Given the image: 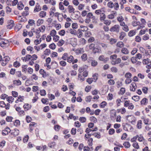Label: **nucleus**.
<instances>
[{
	"mask_svg": "<svg viewBox=\"0 0 151 151\" xmlns=\"http://www.w3.org/2000/svg\"><path fill=\"white\" fill-rule=\"evenodd\" d=\"M128 75L131 77L132 76V74L130 73H128L125 74V77L127 78V79L125 81V82L126 84L130 83L132 81L130 79V78L129 77V76H128Z\"/></svg>",
	"mask_w": 151,
	"mask_h": 151,
	"instance_id": "nucleus-1",
	"label": "nucleus"
},
{
	"mask_svg": "<svg viewBox=\"0 0 151 151\" xmlns=\"http://www.w3.org/2000/svg\"><path fill=\"white\" fill-rule=\"evenodd\" d=\"M119 25H115L110 29V30L111 32H118L119 30Z\"/></svg>",
	"mask_w": 151,
	"mask_h": 151,
	"instance_id": "nucleus-2",
	"label": "nucleus"
},
{
	"mask_svg": "<svg viewBox=\"0 0 151 151\" xmlns=\"http://www.w3.org/2000/svg\"><path fill=\"white\" fill-rule=\"evenodd\" d=\"M10 59L9 57L8 56H6L3 58L2 60V65L3 66H5L8 62Z\"/></svg>",
	"mask_w": 151,
	"mask_h": 151,
	"instance_id": "nucleus-3",
	"label": "nucleus"
},
{
	"mask_svg": "<svg viewBox=\"0 0 151 151\" xmlns=\"http://www.w3.org/2000/svg\"><path fill=\"white\" fill-rule=\"evenodd\" d=\"M8 43V41L3 39H0V46L1 47H4Z\"/></svg>",
	"mask_w": 151,
	"mask_h": 151,
	"instance_id": "nucleus-4",
	"label": "nucleus"
},
{
	"mask_svg": "<svg viewBox=\"0 0 151 151\" xmlns=\"http://www.w3.org/2000/svg\"><path fill=\"white\" fill-rule=\"evenodd\" d=\"M14 21L12 20L8 21V25L7 26V28L11 29L14 26Z\"/></svg>",
	"mask_w": 151,
	"mask_h": 151,
	"instance_id": "nucleus-5",
	"label": "nucleus"
},
{
	"mask_svg": "<svg viewBox=\"0 0 151 151\" xmlns=\"http://www.w3.org/2000/svg\"><path fill=\"white\" fill-rule=\"evenodd\" d=\"M99 60L103 61L104 63H106L109 60V58H104V56L103 55H101L99 57Z\"/></svg>",
	"mask_w": 151,
	"mask_h": 151,
	"instance_id": "nucleus-6",
	"label": "nucleus"
},
{
	"mask_svg": "<svg viewBox=\"0 0 151 151\" xmlns=\"http://www.w3.org/2000/svg\"><path fill=\"white\" fill-rule=\"evenodd\" d=\"M19 134V131L17 129H15L13 130L12 132L11 133V134L14 135L15 137H16Z\"/></svg>",
	"mask_w": 151,
	"mask_h": 151,
	"instance_id": "nucleus-7",
	"label": "nucleus"
},
{
	"mask_svg": "<svg viewBox=\"0 0 151 151\" xmlns=\"http://www.w3.org/2000/svg\"><path fill=\"white\" fill-rule=\"evenodd\" d=\"M41 10L40 6L37 4L36 5L34 9V12H37L40 11Z\"/></svg>",
	"mask_w": 151,
	"mask_h": 151,
	"instance_id": "nucleus-8",
	"label": "nucleus"
},
{
	"mask_svg": "<svg viewBox=\"0 0 151 151\" xmlns=\"http://www.w3.org/2000/svg\"><path fill=\"white\" fill-rule=\"evenodd\" d=\"M148 102V99L146 98H144L140 101L141 104L146 105Z\"/></svg>",
	"mask_w": 151,
	"mask_h": 151,
	"instance_id": "nucleus-9",
	"label": "nucleus"
},
{
	"mask_svg": "<svg viewBox=\"0 0 151 151\" xmlns=\"http://www.w3.org/2000/svg\"><path fill=\"white\" fill-rule=\"evenodd\" d=\"M23 107L25 111H27L31 108V106L28 104H25L24 105Z\"/></svg>",
	"mask_w": 151,
	"mask_h": 151,
	"instance_id": "nucleus-10",
	"label": "nucleus"
},
{
	"mask_svg": "<svg viewBox=\"0 0 151 151\" xmlns=\"http://www.w3.org/2000/svg\"><path fill=\"white\" fill-rule=\"evenodd\" d=\"M132 99L135 101H137L140 99V97L137 96H133Z\"/></svg>",
	"mask_w": 151,
	"mask_h": 151,
	"instance_id": "nucleus-11",
	"label": "nucleus"
},
{
	"mask_svg": "<svg viewBox=\"0 0 151 151\" xmlns=\"http://www.w3.org/2000/svg\"><path fill=\"white\" fill-rule=\"evenodd\" d=\"M122 52L124 54H127L129 53V51L126 48H123L121 50Z\"/></svg>",
	"mask_w": 151,
	"mask_h": 151,
	"instance_id": "nucleus-12",
	"label": "nucleus"
},
{
	"mask_svg": "<svg viewBox=\"0 0 151 151\" xmlns=\"http://www.w3.org/2000/svg\"><path fill=\"white\" fill-rule=\"evenodd\" d=\"M24 6L22 3L20 2L17 5L18 9L19 10H22L24 8Z\"/></svg>",
	"mask_w": 151,
	"mask_h": 151,
	"instance_id": "nucleus-13",
	"label": "nucleus"
},
{
	"mask_svg": "<svg viewBox=\"0 0 151 151\" xmlns=\"http://www.w3.org/2000/svg\"><path fill=\"white\" fill-rule=\"evenodd\" d=\"M126 125H128L129 126H131L129 124L127 123H123L122 124V126L123 127V129L124 130H125V131H128V129H127V128L126 127Z\"/></svg>",
	"mask_w": 151,
	"mask_h": 151,
	"instance_id": "nucleus-14",
	"label": "nucleus"
},
{
	"mask_svg": "<svg viewBox=\"0 0 151 151\" xmlns=\"http://www.w3.org/2000/svg\"><path fill=\"white\" fill-rule=\"evenodd\" d=\"M124 44L122 42H119L116 44V46L120 48H122L124 47Z\"/></svg>",
	"mask_w": 151,
	"mask_h": 151,
	"instance_id": "nucleus-15",
	"label": "nucleus"
},
{
	"mask_svg": "<svg viewBox=\"0 0 151 151\" xmlns=\"http://www.w3.org/2000/svg\"><path fill=\"white\" fill-rule=\"evenodd\" d=\"M142 122L141 120H139L137 122V128L139 129H140L142 127Z\"/></svg>",
	"mask_w": 151,
	"mask_h": 151,
	"instance_id": "nucleus-16",
	"label": "nucleus"
},
{
	"mask_svg": "<svg viewBox=\"0 0 151 151\" xmlns=\"http://www.w3.org/2000/svg\"><path fill=\"white\" fill-rule=\"evenodd\" d=\"M126 33L123 32H122L120 34V35L119 36V39L121 40H122L124 37L126 35Z\"/></svg>",
	"mask_w": 151,
	"mask_h": 151,
	"instance_id": "nucleus-17",
	"label": "nucleus"
},
{
	"mask_svg": "<svg viewBox=\"0 0 151 151\" xmlns=\"http://www.w3.org/2000/svg\"><path fill=\"white\" fill-rule=\"evenodd\" d=\"M92 135L95 137L99 139L101 137L99 132H97V133H94L93 134H92Z\"/></svg>",
	"mask_w": 151,
	"mask_h": 151,
	"instance_id": "nucleus-18",
	"label": "nucleus"
},
{
	"mask_svg": "<svg viewBox=\"0 0 151 151\" xmlns=\"http://www.w3.org/2000/svg\"><path fill=\"white\" fill-rule=\"evenodd\" d=\"M39 16L41 17H44L46 15V12L44 11H41L39 14Z\"/></svg>",
	"mask_w": 151,
	"mask_h": 151,
	"instance_id": "nucleus-19",
	"label": "nucleus"
},
{
	"mask_svg": "<svg viewBox=\"0 0 151 151\" xmlns=\"http://www.w3.org/2000/svg\"><path fill=\"white\" fill-rule=\"evenodd\" d=\"M123 145L125 147L128 148L130 146V144L128 142H124Z\"/></svg>",
	"mask_w": 151,
	"mask_h": 151,
	"instance_id": "nucleus-20",
	"label": "nucleus"
},
{
	"mask_svg": "<svg viewBox=\"0 0 151 151\" xmlns=\"http://www.w3.org/2000/svg\"><path fill=\"white\" fill-rule=\"evenodd\" d=\"M73 59V57L72 55H70L69 57H68L67 59V61L70 63H72Z\"/></svg>",
	"mask_w": 151,
	"mask_h": 151,
	"instance_id": "nucleus-21",
	"label": "nucleus"
},
{
	"mask_svg": "<svg viewBox=\"0 0 151 151\" xmlns=\"http://www.w3.org/2000/svg\"><path fill=\"white\" fill-rule=\"evenodd\" d=\"M65 41L63 40H60L57 43V45L59 46H60L63 45Z\"/></svg>",
	"mask_w": 151,
	"mask_h": 151,
	"instance_id": "nucleus-22",
	"label": "nucleus"
},
{
	"mask_svg": "<svg viewBox=\"0 0 151 151\" xmlns=\"http://www.w3.org/2000/svg\"><path fill=\"white\" fill-rule=\"evenodd\" d=\"M69 32L71 34L74 35H76L77 34V32H76V31L74 29H69Z\"/></svg>",
	"mask_w": 151,
	"mask_h": 151,
	"instance_id": "nucleus-23",
	"label": "nucleus"
},
{
	"mask_svg": "<svg viewBox=\"0 0 151 151\" xmlns=\"http://www.w3.org/2000/svg\"><path fill=\"white\" fill-rule=\"evenodd\" d=\"M135 34V32L133 30L130 31L128 33V35L129 37H132Z\"/></svg>",
	"mask_w": 151,
	"mask_h": 151,
	"instance_id": "nucleus-24",
	"label": "nucleus"
},
{
	"mask_svg": "<svg viewBox=\"0 0 151 151\" xmlns=\"http://www.w3.org/2000/svg\"><path fill=\"white\" fill-rule=\"evenodd\" d=\"M82 59L85 61L87 59V55L86 53H84L81 56Z\"/></svg>",
	"mask_w": 151,
	"mask_h": 151,
	"instance_id": "nucleus-25",
	"label": "nucleus"
},
{
	"mask_svg": "<svg viewBox=\"0 0 151 151\" xmlns=\"http://www.w3.org/2000/svg\"><path fill=\"white\" fill-rule=\"evenodd\" d=\"M63 4V3L62 2H60L59 4V9L61 10H63L64 9Z\"/></svg>",
	"mask_w": 151,
	"mask_h": 151,
	"instance_id": "nucleus-26",
	"label": "nucleus"
},
{
	"mask_svg": "<svg viewBox=\"0 0 151 151\" xmlns=\"http://www.w3.org/2000/svg\"><path fill=\"white\" fill-rule=\"evenodd\" d=\"M79 120L81 122L84 123L86 122V119L84 117H80L79 119Z\"/></svg>",
	"mask_w": 151,
	"mask_h": 151,
	"instance_id": "nucleus-27",
	"label": "nucleus"
},
{
	"mask_svg": "<svg viewBox=\"0 0 151 151\" xmlns=\"http://www.w3.org/2000/svg\"><path fill=\"white\" fill-rule=\"evenodd\" d=\"M94 53L95 54L96 53H99L101 52V50L99 47H96V49L93 51Z\"/></svg>",
	"mask_w": 151,
	"mask_h": 151,
	"instance_id": "nucleus-28",
	"label": "nucleus"
},
{
	"mask_svg": "<svg viewBox=\"0 0 151 151\" xmlns=\"http://www.w3.org/2000/svg\"><path fill=\"white\" fill-rule=\"evenodd\" d=\"M107 103L105 101H103L100 105V106L101 108H104L106 106Z\"/></svg>",
	"mask_w": 151,
	"mask_h": 151,
	"instance_id": "nucleus-29",
	"label": "nucleus"
},
{
	"mask_svg": "<svg viewBox=\"0 0 151 151\" xmlns=\"http://www.w3.org/2000/svg\"><path fill=\"white\" fill-rule=\"evenodd\" d=\"M35 24V21L33 20L29 19L28 21V24L30 26H33Z\"/></svg>",
	"mask_w": 151,
	"mask_h": 151,
	"instance_id": "nucleus-30",
	"label": "nucleus"
},
{
	"mask_svg": "<svg viewBox=\"0 0 151 151\" xmlns=\"http://www.w3.org/2000/svg\"><path fill=\"white\" fill-rule=\"evenodd\" d=\"M114 6V4L112 1H110L107 4V6L110 8H112Z\"/></svg>",
	"mask_w": 151,
	"mask_h": 151,
	"instance_id": "nucleus-31",
	"label": "nucleus"
},
{
	"mask_svg": "<svg viewBox=\"0 0 151 151\" xmlns=\"http://www.w3.org/2000/svg\"><path fill=\"white\" fill-rule=\"evenodd\" d=\"M65 33V31L63 29L61 30L58 32L59 34L61 36H63Z\"/></svg>",
	"mask_w": 151,
	"mask_h": 151,
	"instance_id": "nucleus-32",
	"label": "nucleus"
},
{
	"mask_svg": "<svg viewBox=\"0 0 151 151\" xmlns=\"http://www.w3.org/2000/svg\"><path fill=\"white\" fill-rule=\"evenodd\" d=\"M42 102L44 104H47L48 102V100L47 99H41Z\"/></svg>",
	"mask_w": 151,
	"mask_h": 151,
	"instance_id": "nucleus-33",
	"label": "nucleus"
},
{
	"mask_svg": "<svg viewBox=\"0 0 151 151\" xmlns=\"http://www.w3.org/2000/svg\"><path fill=\"white\" fill-rule=\"evenodd\" d=\"M52 11H51L50 13V15L52 17H53L54 16H55V17L57 16V13H54V10L52 9Z\"/></svg>",
	"mask_w": 151,
	"mask_h": 151,
	"instance_id": "nucleus-34",
	"label": "nucleus"
},
{
	"mask_svg": "<svg viewBox=\"0 0 151 151\" xmlns=\"http://www.w3.org/2000/svg\"><path fill=\"white\" fill-rule=\"evenodd\" d=\"M90 120L92 122L96 123L97 122V119L94 116H92L90 117Z\"/></svg>",
	"mask_w": 151,
	"mask_h": 151,
	"instance_id": "nucleus-35",
	"label": "nucleus"
},
{
	"mask_svg": "<svg viewBox=\"0 0 151 151\" xmlns=\"http://www.w3.org/2000/svg\"><path fill=\"white\" fill-rule=\"evenodd\" d=\"M43 19H38L37 22V25L38 26H40L41 24L43 23Z\"/></svg>",
	"mask_w": 151,
	"mask_h": 151,
	"instance_id": "nucleus-36",
	"label": "nucleus"
},
{
	"mask_svg": "<svg viewBox=\"0 0 151 151\" xmlns=\"http://www.w3.org/2000/svg\"><path fill=\"white\" fill-rule=\"evenodd\" d=\"M89 47L90 49L92 50L93 51L96 49V47H95V44L93 43H91L90 44Z\"/></svg>",
	"mask_w": 151,
	"mask_h": 151,
	"instance_id": "nucleus-37",
	"label": "nucleus"
},
{
	"mask_svg": "<svg viewBox=\"0 0 151 151\" xmlns=\"http://www.w3.org/2000/svg\"><path fill=\"white\" fill-rule=\"evenodd\" d=\"M13 82L14 84H17L18 85H20L21 84V81L19 80H14Z\"/></svg>",
	"mask_w": 151,
	"mask_h": 151,
	"instance_id": "nucleus-38",
	"label": "nucleus"
},
{
	"mask_svg": "<svg viewBox=\"0 0 151 151\" xmlns=\"http://www.w3.org/2000/svg\"><path fill=\"white\" fill-rule=\"evenodd\" d=\"M14 98L12 96L8 97L7 99V101L9 103H12Z\"/></svg>",
	"mask_w": 151,
	"mask_h": 151,
	"instance_id": "nucleus-39",
	"label": "nucleus"
},
{
	"mask_svg": "<svg viewBox=\"0 0 151 151\" xmlns=\"http://www.w3.org/2000/svg\"><path fill=\"white\" fill-rule=\"evenodd\" d=\"M106 18V16L104 13H102L101 15L100 20L101 21H104Z\"/></svg>",
	"mask_w": 151,
	"mask_h": 151,
	"instance_id": "nucleus-40",
	"label": "nucleus"
},
{
	"mask_svg": "<svg viewBox=\"0 0 151 151\" xmlns=\"http://www.w3.org/2000/svg\"><path fill=\"white\" fill-rule=\"evenodd\" d=\"M55 142H52L51 143H49L48 144V146L52 148H54V146H55Z\"/></svg>",
	"mask_w": 151,
	"mask_h": 151,
	"instance_id": "nucleus-41",
	"label": "nucleus"
},
{
	"mask_svg": "<svg viewBox=\"0 0 151 151\" xmlns=\"http://www.w3.org/2000/svg\"><path fill=\"white\" fill-rule=\"evenodd\" d=\"M22 72H26L27 70V65H23L22 66Z\"/></svg>",
	"mask_w": 151,
	"mask_h": 151,
	"instance_id": "nucleus-42",
	"label": "nucleus"
},
{
	"mask_svg": "<svg viewBox=\"0 0 151 151\" xmlns=\"http://www.w3.org/2000/svg\"><path fill=\"white\" fill-rule=\"evenodd\" d=\"M32 30L36 34H39L40 32V29H39V28L34 30V28H33L32 29Z\"/></svg>",
	"mask_w": 151,
	"mask_h": 151,
	"instance_id": "nucleus-43",
	"label": "nucleus"
},
{
	"mask_svg": "<svg viewBox=\"0 0 151 151\" xmlns=\"http://www.w3.org/2000/svg\"><path fill=\"white\" fill-rule=\"evenodd\" d=\"M56 31L55 30L53 29L51 31L50 34L52 36L54 37L56 34Z\"/></svg>",
	"mask_w": 151,
	"mask_h": 151,
	"instance_id": "nucleus-44",
	"label": "nucleus"
},
{
	"mask_svg": "<svg viewBox=\"0 0 151 151\" xmlns=\"http://www.w3.org/2000/svg\"><path fill=\"white\" fill-rule=\"evenodd\" d=\"M91 88V86H87L85 88V91L86 92H89Z\"/></svg>",
	"mask_w": 151,
	"mask_h": 151,
	"instance_id": "nucleus-45",
	"label": "nucleus"
},
{
	"mask_svg": "<svg viewBox=\"0 0 151 151\" xmlns=\"http://www.w3.org/2000/svg\"><path fill=\"white\" fill-rule=\"evenodd\" d=\"M82 30H81L80 29H78V31L77 32V33L79 34V35H78V38L81 37L82 36V35L83 33L82 32Z\"/></svg>",
	"mask_w": 151,
	"mask_h": 151,
	"instance_id": "nucleus-46",
	"label": "nucleus"
},
{
	"mask_svg": "<svg viewBox=\"0 0 151 151\" xmlns=\"http://www.w3.org/2000/svg\"><path fill=\"white\" fill-rule=\"evenodd\" d=\"M150 62V60L148 58H147L146 59H144L143 61V63L145 64H147Z\"/></svg>",
	"mask_w": 151,
	"mask_h": 151,
	"instance_id": "nucleus-47",
	"label": "nucleus"
},
{
	"mask_svg": "<svg viewBox=\"0 0 151 151\" xmlns=\"http://www.w3.org/2000/svg\"><path fill=\"white\" fill-rule=\"evenodd\" d=\"M114 9L115 10H117L119 8V6L118 3H115L114 4Z\"/></svg>",
	"mask_w": 151,
	"mask_h": 151,
	"instance_id": "nucleus-48",
	"label": "nucleus"
},
{
	"mask_svg": "<svg viewBox=\"0 0 151 151\" xmlns=\"http://www.w3.org/2000/svg\"><path fill=\"white\" fill-rule=\"evenodd\" d=\"M132 146L134 148L137 149H138L139 148V146L137 142H136L135 143H133Z\"/></svg>",
	"mask_w": 151,
	"mask_h": 151,
	"instance_id": "nucleus-49",
	"label": "nucleus"
},
{
	"mask_svg": "<svg viewBox=\"0 0 151 151\" xmlns=\"http://www.w3.org/2000/svg\"><path fill=\"white\" fill-rule=\"evenodd\" d=\"M12 119V117L10 116H8L6 117V120L7 122H11Z\"/></svg>",
	"mask_w": 151,
	"mask_h": 151,
	"instance_id": "nucleus-50",
	"label": "nucleus"
},
{
	"mask_svg": "<svg viewBox=\"0 0 151 151\" xmlns=\"http://www.w3.org/2000/svg\"><path fill=\"white\" fill-rule=\"evenodd\" d=\"M115 132V130L113 128L110 129L109 130V134L112 135Z\"/></svg>",
	"mask_w": 151,
	"mask_h": 151,
	"instance_id": "nucleus-51",
	"label": "nucleus"
},
{
	"mask_svg": "<svg viewBox=\"0 0 151 151\" xmlns=\"http://www.w3.org/2000/svg\"><path fill=\"white\" fill-rule=\"evenodd\" d=\"M40 29V32H43L45 29V27L44 25H42L40 27L38 28Z\"/></svg>",
	"mask_w": 151,
	"mask_h": 151,
	"instance_id": "nucleus-52",
	"label": "nucleus"
},
{
	"mask_svg": "<svg viewBox=\"0 0 151 151\" xmlns=\"http://www.w3.org/2000/svg\"><path fill=\"white\" fill-rule=\"evenodd\" d=\"M93 141V139L92 138H90L89 139L88 141V144L90 146H92V142Z\"/></svg>",
	"mask_w": 151,
	"mask_h": 151,
	"instance_id": "nucleus-53",
	"label": "nucleus"
},
{
	"mask_svg": "<svg viewBox=\"0 0 151 151\" xmlns=\"http://www.w3.org/2000/svg\"><path fill=\"white\" fill-rule=\"evenodd\" d=\"M25 58H26L25 59V62H26L30 59L32 58V56L30 55H27L26 56Z\"/></svg>",
	"mask_w": 151,
	"mask_h": 151,
	"instance_id": "nucleus-54",
	"label": "nucleus"
},
{
	"mask_svg": "<svg viewBox=\"0 0 151 151\" xmlns=\"http://www.w3.org/2000/svg\"><path fill=\"white\" fill-rule=\"evenodd\" d=\"M72 27L73 29H76L78 28V25L76 23H74L72 24Z\"/></svg>",
	"mask_w": 151,
	"mask_h": 151,
	"instance_id": "nucleus-55",
	"label": "nucleus"
},
{
	"mask_svg": "<svg viewBox=\"0 0 151 151\" xmlns=\"http://www.w3.org/2000/svg\"><path fill=\"white\" fill-rule=\"evenodd\" d=\"M50 53V50L49 49H46L44 51V53L45 55H48Z\"/></svg>",
	"mask_w": 151,
	"mask_h": 151,
	"instance_id": "nucleus-56",
	"label": "nucleus"
},
{
	"mask_svg": "<svg viewBox=\"0 0 151 151\" xmlns=\"http://www.w3.org/2000/svg\"><path fill=\"white\" fill-rule=\"evenodd\" d=\"M108 83L110 85H113L114 84L115 82L114 80L110 79L108 81Z\"/></svg>",
	"mask_w": 151,
	"mask_h": 151,
	"instance_id": "nucleus-57",
	"label": "nucleus"
},
{
	"mask_svg": "<svg viewBox=\"0 0 151 151\" xmlns=\"http://www.w3.org/2000/svg\"><path fill=\"white\" fill-rule=\"evenodd\" d=\"M76 129L75 128H73L71 129V132L72 134L75 135L76 134Z\"/></svg>",
	"mask_w": 151,
	"mask_h": 151,
	"instance_id": "nucleus-58",
	"label": "nucleus"
},
{
	"mask_svg": "<svg viewBox=\"0 0 151 151\" xmlns=\"http://www.w3.org/2000/svg\"><path fill=\"white\" fill-rule=\"evenodd\" d=\"M92 99V96H88L86 97V101L87 102H90L91 101Z\"/></svg>",
	"mask_w": 151,
	"mask_h": 151,
	"instance_id": "nucleus-59",
	"label": "nucleus"
},
{
	"mask_svg": "<svg viewBox=\"0 0 151 151\" xmlns=\"http://www.w3.org/2000/svg\"><path fill=\"white\" fill-rule=\"evenodd\" d=\"M104 23L107 25H109L111 23V21L110 20H104Z\"/></svg>",
	"mask_w": 151,
	"mask_h": 151,
	"instance_id": "nucleus-60",
	"label": "nucleus"
},
{
	"mask_svg": "<svg viewBox=\"0 0 151 151\" xmlns=\"http://www.w3.org/2000/svg\"><path fill=\"white\" fill-rule=\"evenodd\" d=\"M98 74L97 73H95V74L93 75V79L94 80H95V82H96V81L98 79Z\"/></svg>",
	"mask_w": 151,
	"mask_h": 151,
	"instance_id": "nucleus-61",
	"label": "nucleus"
},
{
	"mask_svg": "<svg viewBox=\"0 0 151 151\" xmlns=\"http://www.w3.org/2000/svg\"><path fill=\"white\" fill-rule=\"evenodd\" d=\"M149 35L148 34H146L143 37L142 39L144 40H147L149 39Z\"/></svg>",
	"mask_w": 151,
	"mask_h": 151,
	"instance_id": "nucleus-62",
	"label": "nucleus"
},
{
	"mask_svg": "<svg viewBox=\"0 0 151 151\" xmlns=\"http://www.w3.org/2000/svg\"><path fill=\"white\" fill-rule=\"evenodd\" d=\"M135 39V41L137 42H140L141 40V38L138 36H136Z\"/></svg>",
	"mask_w": 151,
	"mask_h": 151,
	"instance_id": "nucleus-63",
	"label": "nucleus"
},
{
	"mask_svg": "<svg viewBox=\"0 0 151 151\" xmlns=\"http://www.w3.org/2000/svg\"><path fill=\"white\" fill-rule=\"evenodd\" d=\"M111 70L112 72L115 73H117L118 71V70L115 67H113L111 68Z\"/></svg>",
	"mask_w": 151,
	"mask_h": 151,
	"instance_id": "nucleus-64",
	"label": "nucleus"
}]
</instances>
